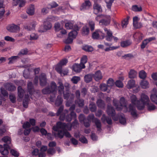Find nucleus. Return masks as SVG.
Masks as SVG:
<instances>
[{"label":"nucleus","instance_id":"13d9d810","mask_svg":"<svg viewBox=\"0 0 157 157\" xmlns=\"http://www.w3.org/2000/svg\"><path fill=\"white\" fill-rule=\"evenodd\" d=\"M119 121L121 124H125L126 123V121L124 116L123 115H121L119 118Z\"/></svg>","mask_w":157,"mask_h":157},{"label":"nucleus","instance_id":"39448f33","mask_svg":"<svg viewBox=\"0 0 157 157\" xmlns=\"http://www.w3.org/2000/svg\"><path fill=\"white\" fill-rule=\"evenodd\" d=\"M2 140L7 144H4V147L2 145H0V151L1 154L3 155H7L9 153L8 149L10 146L8 144L11 142V138L8 136H4L2 139Z\"/></svg>","mask_w":157,"mask_h":157},{"label":"nucleus","instance_id":"5701e85b","mask_svg":"<svg viewBox=\"0 0 157 157\" xmlns=\"http://www.w3.org/2000/svg\"><path fill=\"white\" fill-rule=\"evenodd\" d=\"M133 37L138 42H139L142 39L143 35L140 32H136L133 35Z\"/></svg>","mask_w":157,"mask_h":157},{"label":"nucleus","instance_id":"aec40b11","mask_svg":"<svg viewBox=\"0 0 157 157\" xmlns=\"http://www.w3.org/2000/svg\"><path fill=\"white\" fill-rule=\"evenodd\" d=\"M133 26L136 29L139 28L142 26V24L141 23H138L139 19L137 17H134L133 18Z\"/></svg>","mask_w":157,"mask_h":157},{"label":"nucleus","instance_id":"0eeeda50","mask_svg":"<svg viewBox=\"0 0 157 157\" xmlns=\"http://www.w3.org/2000/svg\"><path fill=\"white\" fill-rule=\"evenodd\" d=\"M50 90L52 93L54 94L53 96H51L50 98V101L51 102H53L55 97V94L57 93V86L56 83L53 81L50 84Z\"/></svg>","mask_w":157,"mask_h":157},{"label":"nucleus","instance_id":"cd10ccee","mask_svg":"<svg viewBox=\"0 0 157 157\" xmlns=\"http://www.w3.org/2000/svg\"><path fill=\"white\" fill-rule=\"evenodd\" d=\"M81 32L82 35L84 36L87 35L89 34L90 29L87 25L83 27Z\"/></svg>","mask_w":157,"mask_h":157},{"label":"nucleus","instance_id":"4d7b16f0","mask_svg":"<svg viewBox=\"0 0 157 157\" xmlns=\"http://www.w3.org/2000/svg\"><path fill=\"white\" fill-rule=\"evenodd\" d=\"M114 0H105V2L106 4V6L108 8L110 9Z\"/></svg>","mask_w":157,"mask_h":157},{"label":"nucleus","instance_id":"3c124183","mask_svg":"<svg viewBox=\"0 0 157 157\" xmlns=\"http://www.w3.org/2000/svg\"><path fill=\"white\" fill-rule=\"evenodd\" d=\"M56 153V150L54 148H49L47 150L48 155L50 156L53 155Z\"/></svg>","mask_w":157,"mask_h":157},{"label":"nucleus","instance_id":"37998d69","mask_svg":"<svg viewBox=\"0 0 157 157\" xmlns=\"http://www.w3.org/2000/svg\"><path fill=\"white\" fill-rule=\"evenodd\" d=\"M108 86L105 83H102L100 85V88L101 90L103 91H107V93L110 92L109 90H108Z\"/></svg>","mask_w":157,"mask_h":157},{"label":"nucleus","instance_id":"603ef678","mask_svg":"<svg viewBox=\"0 0 157 157\" xmlns=\"http://www.w3.org/2000/svg\"><path fill=\"white\" fill-rule=\"evenodd\" d=\"M75 103H77L79 107H82L84 105V100L82 99H79L75 101Z\"/></svg>","mask_w":157,"mask_h":157},{"label":"nucleus","instance_id":"680f3d73","mask_svg":"<svg viewBox=\"0 0 157 157\" xmlns=\"http://www.w3.org/2000/svg\"><path fill=\"white\" fill-rule=\"evenodd\" d=\"M132 9L133 11H140L142 10V8L140 6L136 5L133 6Z\"/></svg>","mask_w":157,"mask_h":157},{"label":"nucleus","instance_id":"6ab92c4d","mask_svg":"<svg viewBox=\"0 0 157 157\" xmlns=\"http://www.w3.org/2000/svg\"><path fill=\"white\" fill-rule=\"evenodd\" d=\"M63 109V106H61L59 109L58 110L57 112L56 113L57 116L60 115L59 117V119L61 121H63L65 119V114L64 113H61Z\"/></svg>","mask_w":157,"mask_h":157},{"label":"nucleus","instance_id":"20e7f679","mask_svg":"<svg viewBox=\"0 0 157 157\" xmlns=\"http://www.w3.org/2000/svg\"><path fill=\"white\" fill-rule=\"evenodd\" d=\"M58 18L55 17L50 16L45 19L43 23V25H41L39 28L38 31L40 33H43L50 29L52 27L51 21L57 20Z\"/></svg>","mask_w":157,"mask_h":157},{"label":"nucleus","instance_id":"f257e3e1","mask_svg":"<svg viewBox=\"0 0 157 157\" xmlns=\"http://www.w3.org/2000/svg\"><path fill=\"white\" fill-rule=\"evenodd\" d=\"M130 99L132 104L129 105L128 108L127 107L125 99L124 97L120 98L119 104L117 100L115 99H113V102L118 111L123 109L124 112H125L128 111L131 113L133 117H137V114L135 106H136L139 110L143 109L145 107V104L149 101V97L144 94H142L140 99L138 100L136 96L132 94L130 96Z\"/></svg>","mask_w":157,"mask_h":157},{"label":"nucleus","instance_id":"79ce46f5","mask_svg":"<svg viewBox=\"0 0 157 157\" xmlns=\"http://www.w3.org/2000/svg\"><path fill=\"white\" fill-rule=\"evenodd\" d=\"M137 74V72L133 70H131L129 73V77L130 78H135Z\"/></svg>","mask_w":157,"mask_h":157},{"label":"nucleus","instance_id":"c9c22d12","mask_svg":"<svg viewBox=\"0 0 157 157\" xmlns=\"http://www.w3.org/2000/svg\"><path fill=\"white\" fill-rule=\"evenodd\" d=\"M29 100V97L28 95H25L23 101V106L26 108L28 107V102Z\"/></svg>","mask_w":157,"mask_h":157},{"label":"nucleus","instance_id":"f03ea898","mask_svg":"<svg viewBox=\"0 0 157 157\" xmlns=\"http://www.w3.org/2000/svg\"><path fill=\"white\" fill-rule=\"evenodd\" d=\"M75 119L74 121L72 124H66L65 123H62L60 121L58 122L56 125L54 126L52 128L53 129L54 131L58 132L57 134L53 133L55 136L58 137L60 138H63L64 135L67 137H70L71 135L67 131L71 130L72 126L74 128H75L78 125L77 120L76 118Z\"/></svg>","mask_w":157,"mask_h":157},{"label":"nucleus","instance_id":"9d476101","mask_svg":"<svg viewBox=\"0 0 157 157\" xmlns=\"http://www.w3.org/2000/svg\"><path fill=\"white\" fill-rule=\"evenodd\" d=\"M92 38L94 39H102L105 36L104 33L100 30H96L92 34Z\"/></svg>","mask_w":157,"mask_h":157},{"label":"nucleus","instance_id":"2eb2a0df","mask_svg":"<svg viewBox=\"0 0 157 157\" xmlns=\"http://www.w3.org/2000/svg\"><path fill=\"white\" fill-rule=\"evenodd\" d=\"M8 30L11 32H16L20 30V27L19 26L12 24L8 26L7 27Z\"/></svg>","mask_w":157,"mask_h":157},{"label":"nucleus","instance_id":"c03bdc74","mask_svg":"<svg viewBox=\"0 0 157 157\" xmlns=\"http://www.w3.org/2000/svg\"><path fill=\"white\" fill-rule=\"evenodd\" d=\"M89 109L91 112H95L97 109V107L95 104L93 102H91L89 105Z\"/></svg>","mask_w":157,"mask_h":157},{"label":"nucleus","instance_id":"ea45409f","mask_svg":"<svg viewBox=\"0 0 157 157\" xmlns=\"http://www.w3.org/2000/svg\"><path fill=\"white\" fill-rule=\"evenodd\" d=\"M140 85L143 89H146L149 87V83L146 80H142L140 83Z\"/></svg>","mask_w":157,"mask_h":157},{"label":"nucleus","instance_id":"864d4df0","mask_svg":"<svg viewBox=\"0 0 157 157\" xmlns=\"http://www.w3.org/2000/svg\"><path fill=\"white\" fill-rule=\"evenodd\" d=\"M87 61V56L86 55L83 56L81 58V59L80 63L82 65H85V64L86 63Z\"/></svg>","mask_w":157,"mask_h":157},{"label":"nucleus","instance_id":"dca6fc26","mask_svg":"<svg viewBox=\"0 0 157 157\" xmlns=\"http://www.w3.org/2000/svg\"><path fill=\"white\" fill-rule=\"evenodd\" d=\"M105 33L107 34L106 39L108 41H111L113 37V34L111 31L105 27L104 28Z\"/></svg>","mask_w":157,"mask_h":157},{"label":"nucleus","instance_id":"5fc2aeb1","mask_svg":"<svg viewBox=\"0 0 157 157\" xmlns=\"http://www.w3.org/2000/svg\"><path fill=\"white\" fill-rule=\"evenodd\" d=\"M147 75V74L144 70L141 71L139 73V76L140 78L141 79H145Z\"/></svg>","mask_w":157,"mask_h":157},{"label":"nucleus","instance_id":"052dcab7","mask_svg":"<svg viewBox=\"0 0 157 157\" xmlns=\"http://www.w3.org/2000/svg\"><path fill=\"white\" fill-rule=\"evenodd\" d=\"M60 74L61 76H63L67 75L68 73V70L67 69H63L62 70L61 69L60 71H57Z\"/></svg>","mask_w":157,"mask_h":157},{"label":"nucleus","instance_id":"b1692460","mask_svg":"<svg viewBox=\"0 0 157 157\" xmlns=\"http://www.w3.org/2000/svg\"><path fill=\"white\" fill-rule=\"evenodd\" d=\"M76 118V113L73 111H71L70 115H68L66 117V120L67 121H70L73 118Z\"/></svg>","mask_w":157,"mask_h":157},{"label":"nucleus","instance_id":"6e6d98bb","mask_svg":"<svg viewBox=\"0 0 157 157\" xmlns=\"http://www.w3.org/2000/svg\"><path fill=\"white\" fill-rule=\"evenodd\" d=\"M42 93L45 94H47L50 93H52L49 87H46L43 89L42 90Z\"/></svg>","mask_w":157,"mask_h":157},{"label":"nucleus","instance_id":"6e6552de","mask_svg":"<svg viewBox=\"0 0 157 157\" xmlns=\"http://www.w3.org/2000/svg\"><path fill=\"white\" fill-rule=\"evenodd\" d=\"M108 114L112 117L114 121H117L118 119V117L115 115V112L114 108L111 106L108 105L107 110Z\"/></svg>","mask_w":157,"mask_h":157},{"label":"nucleus","instance_id":"0e129e2a","mask_svg":"<svg viewBox=\"0 0 157 157\" xmlns=\"http://www.w3.org/2000/svg\"><path fill=\"white\" fill-rule=\"evenodd\" d=\"M40 132L42 135H46L47 134L48 137L50 138L52 136L50 133H47V132L46 130L44 128H42L40 129Z\"/></svg>","mask_w":157,"mask_h":157},{"label":"nucleus","instance_id":"72a5a7b5","mask_svg":"<svg viewBox=\"0 0 157 157\" xmlns=\"http://www.w3.org/2000/svg\"><path fill=\"white\" fill-rule=\"evenodd\" d=\"M34 7L33 5H31L28 8L27 13L30 15H32L34 13Z\"/></svg>","mask_w":157,"mask_h":157},{"label":"nucleus","instance_id":"338daca9","mask_svg":"<svg viewBox=\"0 0 157 157\" xmlns=\"http://www.w3.org/2000/svg\"><path fill=\"white\" fill-rule=\"evenodd\" d=\"M38 38V36L37 34L32 33L30 35V40H36Z\"/></svg>","mask_w":157,"mask_h":157},{"label":"nucleus","instance_id":"f3484780","mask_svg":"<svg viewBox=\"0 0 157 157\" xmlns=\"http://www.w3.org/2000/svg\"><path fill=\"white\" fill-rule=\"evenodd\" d=\"M155 37H152L144 40L141 45V48L142 49L144 48L152 40H155Z\"/></svg>","mask_w":157,"mask_h":157},{"label":"nucleus","instance_id":"a878e982","mask_svg":"<svg viewBox=\"0 0 157 157\" xmlns=\"http://www.w3.org/2000/svg\"><path fill=\"white\" fill-rule=\"evenodd\" d=\"M47 149V147L46 146H43L40 148V152L39 154V157H45L46 154L45 151Z\"/></svg>","mask_w":157,"mask_h":157},{"label":"nucleus","instance_id":"8fccbe9b","mask_svg":"<svg viewBox=\"0 0 157 157\" xmlns=\"http://www.w3.org/2000/svg\"><path fill=\"white\" fill-rule=\"evenodd\" d=\"M30 72L29 69H25L23 72V75L25 78H30Z\"/></svg>","mask_w":157,"mask_h":157},{"label":"nucleus","instance_id":"7ed1b4c3","mask_svg":"<svg viewBox=\"0 0 157 157\" xmlns=\"http://www.w3.org/2000/svg\"><path fill=\"white\" fill-rule=\"evenodd\" d=\"M58 90L59 93L61 95L63 94L64 99L67 100L66 105L67 107L70 106L73 101L75 97L74 94L69 93L70 88V84L66 82L64 84V86L65 88V92L64 91V87L62 82H59L58 83Z\"/></svg>","mask_w":157,"mask_h":157},{"label":"nucleus","instance_id":"e433bc0d","mask_svg":"<svg viewBox=\"0 0 157 157\" xmlns=\"http://www.w3.org/2000/svg\"><path fill=\"white\" fill-rule=\"evenodd\" d=\"M135 85V81L131 79L128 81L127 86L128 88L130 89L134 87Z\"/></svg>","mask_w":157,"mask_h":157},{"label":"nucleus","instance_id":"4c0bfd02","mask_svg":"<svg viewBox=\"0 0 157 157\" xmlns=\"http://www.w3.org/2000/svg\"><path fill=\"white\" fill-rule=\"evenodd\" d=\"M147 105V109L149 111H151L154 110L155 109V106L151 103H150V100L149 99V101L147 103L145 104V105Z\"/></svg>","mask_w":157,"mask_h":157},{"label":"nucleus","instance_id":"2f4dec72","mask_svg":"<svg viewBox=\"0 0 157 157\" xmlns=\"http://www.w3.org/2000/svg\"><path fill=\"white\" fill-rule=\"evenodd\" d=\"M63 101V100L62 97V96L61 95H58L55 101V105L56 106H59L62 104Z\"/></svg>","mask_w":157,"mask_h":157},{"label":"nucleus","instance_id":"a211bd4d","mask_svg":"<svg viewBox=\"0 0 157 157\" xmlns=\"http://www.w3.org/2000/svg\"><path fill=\"white\" fill-rule=\"evenodd\" d=\"M37 25V23L35 21H33L30 24L26 25L25 26V29L27 30L31 31L34 30L35 27Z\"/></svg>","mask_w":157,"mask_h":157},{"label":"nucleus","instance_id":"bb28decb","mask_svg":"<svg viewBox=\"0 0 157 157\" xmlns=\"http://www.w3.org/2000/svg\"><path fill=\"white\" fill-rule=\"evenodd\" d=\"M91 5L90 2L89 1H86L82 5L80 9L81 10L88 9Z\"/></svg>","mask_w":157,"mask_h":157},{"label":"nucleus","instance_id":"f704fd0d","mask_svg":"<svg viewBox=\"0 0 157 157\" xmlns=\"http://www.w3.org/2000/svg\"><path fill=\"white\" fill-rule=\"evenodd\" d=\"M94 74H90L85 75L84 77V80L86 83H88L91 81L92 79V78L93 77Z\"/></svg>","mask_w":157,"mask_h":157},{"label":"nucleus","instance_id":"393cba45","mask_svg":"<svg viewBox=\"0 0 157 157\" xmlns=\"http://www.w3.org/2000/svg\"><path fill=\"white\" fill-rule=\"evenodd\" d=\"M93 77L96 81H98L101 79L102 76L101 71H97L94 74Z\"/></svg>","mask_w":157,"mask_h":157},{"label":"nucleus","instance_id":"9b49d317","mask_svg":"<svg viewBox=\"0 0 157 157\" xmlns=\"http://www.w3.org/2000/svg\"><path fill=\"white\" fill-rule=\"evenodd\" d=\"M74 22L73 21H69L65 23V28L67 29H73L75 30L76 31L79 30L80 28V27L77 26L76 25L73 26Z\"/></svg>","mask_w":157,"mask_h":157},{"label":"nucleus","instance_id":"c756f323","mask_svg":"<svg viewBox=\"0 0 157 157\" xmlns=\"http://www.w3.org/2000/svg\"><path fill=\"white\" fill-rule=\"evenodd\" d=\"M94 12L96 14H97L98 12H100L101 11V6L95 2L94 5Z\"/></svg>","mask_w":157,"mask_h":157},{"label":"nucleus","instance_id":"09e8293b","mask_svg":"<svg viewBox=\"0 0 157 157\" xmlns=\"http://www.w3.org/2000/svg\"><path fill=\"white\" fill-rule=\"evenodd\" d=\"M80 80V78L77 76H73L71 79V81L72 83L75 84H77Z\"/></svg>","mask_w":157,"mask_h":157},{"label":"nucleus","instance_id":"4468645a","mask_svg":"<svg viewBox=\"0 0 157 157\" xmlns=\"http://www.w3.org/2000/svg\"><path fill=\"white\" fill-rule=\"evenodd\" d=\"M39 79L40 86H44L46 85L47 79L46 76L45 74L44 73H41Z\"/></svg>","mask_w":157,"mask_h":157},{"label":"nucleus","instance_id":"69168bd1","mask_svg":"<svg viewBox=\"0 0 157 157\" xmlns=\"http://www.w3.org/2000/svg\"><path fill=\"white\" fill-rule=\"evenodd\" d=\"M48 8L50 9L53 8H55L58 6V5L56 2H53L51 3L48 5Z\"/></svg>","mask_w":157,"mask_h":157},{"label":"nucleus","instance_id":"e2e57ef3","mask_svg":"<svg viewBox=\"0 0 157 157\" xmlns=\"http://www.w3.org/2000/svg\"><path fill=\"white\" fill-rule=\"evenodd\" d=\"M88 23L90 27V28L91 31H93L94 29V22L90 20L88 21Z\"/></svg>","mask_w":157,"mask_h":157},{"label":"nucleus","instance_id":"f8f14e48","mask_svg":"<svg viewBox=\"0 0 157 157\" xmlns=\"http://www.w3.org/2000/svg\"><path fill=\"white\" fill-rule=\"evenodd\" d=\"M85 67V66L84 65H82L80 63L79 64L75 63L73 65L72 69L75 72L78 73L81 71L82 69L84 68Z\"/></svg>","mask_w":157,"mask_h":157},{"label":"nucleus","instance_id":"412c9836","mask_svg":"<svg viewBox=\"0 0 157 157\" xmlns=\"http://www.w3.org/2000/svg\"><path fill=\"white\" fill-rule=\"evenodd\" d=\"M5 88L9 91H14L16 89L15 86L11 83H7L4 85Z\"/></svg>","mask_w":157,"mask_h":157},{"label":"nucleus","instance_id":"bf43d9fd","mask_svg":"<svg viewBox=\"0 0 157 157\" xmlns=\"http://www.w3.org/2000/svg\"><path fill=\"white\" fill-rule=\"evenodd\" d=\"M150 98L152 101L157 104V95L156 94H151Z\"/></svg>","mask_w":157,"mask_h":157},{"label":"nucleus","instance_id":"7c9ffc66","mask_svg":"<svg viewBox=\"0 0 157 157\" xmlns=\"http://www.w3.org/2000/svg\"><path fill=\"white\" fill-rule=\"evenodd\" d=\"M132 44V41L130 40L123 41L121 43V46L123 48L126 47Z\"/></svg>","mask_w":157,"mask_h":157},{"label":"nucleus","instance_id":"ddd939ff","mask_svg":"<svg viewBox=\"0 0 157 157\" xmlns=\"http://www.w3.org/2000/svg\"><path fill=\"white\" fill-rule=\"evenodd\" d=\"M67 62L68 60L66 58L63 59L56 66L55 68L56 70L57 71L60 72L61 69H62V66L66 65Z\"/></svg>","mask_w":157,"mask_h":157},{"label":"nucleus","instance_id":"a19ab883","mask_svg":"<svg viewBox=\"0 0 157 157\" xmlns=\"http://www.w3.org/2000/svg\"><path fill=\"white\" fill-rule=\"evenodd\" d=\"M96 103L98 107L100 108H104L105 104L104 101L101 99H98Z\"/></svg>","mask_w":157,"mask_h":157},{"label":"nucleus","instance_id":"774afa93","mask_svg":"<svg viewBox=\"0 0 157 157\" xmlns=\"http://www.w3.org/2000/svg\"><path fill=\"white\" fill-rule=\"evenodd\" d=\"M107 85L108 87L112 86L114 85V81L111 78H109L107 82Z\"/></svg>","mask_w":157,"mask_h":157},{"label":"nucleus","instance_id":"58836bf2","mask_svg":"<svg viewBox=\"0 0 157 157\" xmlns=\"http://www.w3.org/2000/svg\"><path fill=\"white\" fill-rule=\"evenodd\" d=\"M83 50L87 52H92L93 51V48L91 46L85 45L82 46Z\"/></svg>","mask_w":157,"mask_h":157},{"label":"nucleus","instance_id":"c85d7f7f","mask_svg":"<svg viewBox=\"0 0 157 157\" xmlns=\"http://www.w3.org/2000/svg\"><path fill=\"white\" fill-rule=\"evenodd\" d=\"M28 89L30 95H32L34 92V89L32 82H29L27 85Z\"/></svg>","mask_w":157,"mask_h":157},{"label":"nucleus","instance_id":"473e14b6","mask_svg":"<svg viewBox=\"0 0 157 157\" xmlns=\"http://www.w3.org/2000/svg\"><path fill=\"white\" fill-rule=\"evenodd\" d=\"M101 120L103 122L106 121L108 124H112V120L111 118L107 117L105 114L102 115Z\"/></svg>","mask_w":157,"mask_h":157},{"label":"nucleus","instance_id":"49530a36","mask_svg":"<svg viewBox=\"0 0 157 157\" xmlns=\"http://www.w3.org/2000/svg\"><path fill=\"white\" fill-rule=\"evenodd\" d=\"M99 22L101 25H107L109 24L110 21L109 19H105L101 20Z\"/></svg>","mask_w":157,"mask_h":157},{"label":"nucleus","instance_id":"4be33fe9","mask_svg":"<svg viewBox=\"0 0 157 157\" xmlns=\"http://www.w3.org/2000/svg\"><path fill=\"white\" fill-rule=\"evenodd\" d=\"M17 90L18 96L19 97V98H18V100L19 101H20L22 99L23 97L24 91L21 86L18 87Z\"/></svg>","mask_w":157,"mask_h":157},{"label":"nucleus","instance_id":"de8ad7c7","mask_svg":"<svg viewBox=\"0 0 157 157\" xmlns=\"http://www.w3.org/2000/svg\"><path fill=\"white\" fill-rule=\"evenodd\" d=\"M129 17H128L124 19L122 22V27L123 28H126L128 24V20Z\"/></svg>","mask_w":157,"mask_h":157},{"label":"nucleus","instance_id":"1a4fd4ad","mask_svg":"<svg viewBox=\"0 0 157 157\" xmlns=\"http://www.w3.org/2000/svg\"><path fill=\"white\" fill-rule=\"evenodd\" d=\"M78 34L76 31L73 30L69 33L67 38L66 40L64 42L66 44H70L71 43L73 40L75 38Z\"/></svg>","mask_w":157,"mask_h":157},{"label":"nucleus","instance_id":"a18cd8bd","mask_svg":"<svg viewBox=\"0 0 157 157\" xmlns=\"http://www.w3.org/2000/svg\"><path fill=\"white\" fill-rule=\"evenodd\" d=\"M19 57L18 56H13L10 58L8 59L9 60V64H11L13 63L16 62V60L19 59Z\"/></svg>","mask_w":157,"mask_h":157},{"label":"nucleus","instance_id":"423d86ee","mask_svg":"<svg viewBox=\"0 0 157 157\" xmlns=\"http://www.w3.org/2000/svg\"><path fill=\"white\" fill-rule=\"evenodd\" d=\"M88 120L90 121H92V122L94 123L96 126L98 131H100L101 129V124L100 121L97 119L95 118L94 114H90L87 117Z\"/></svg>","mask_w":157,"mask_h":157}]
</instances>
